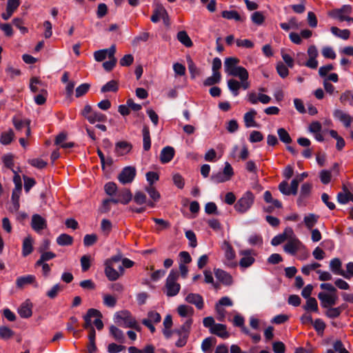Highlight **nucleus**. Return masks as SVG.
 Wrapping results in <instances>:
<instances>
[{
  "mask_svg": "<svg viewBox=\"0 0 353 353\" xmlns=\"http://www.w3.org/2000/svg\"><path fill=\"white\" fill-rule=\"evenodd\" d=\"M239 61V59L236 57H228L224 61L225 73L240 79L239 81L235 79H230L227 81L228 89L234 97H237L239 94L241 88L245 90L251 85L248 81L249 73L245 68L238 65Z\"/></svg>",
  "mask_w": 353,
  "mask_h": 353,
  "instance_id": "obj_1",
  "label": "nucleus"
},
{
  "mask_svg": "<svg viewBox=\"0 0 353 353\" xmlns=\"http://www.w3.org/2000/svg\"><path fill=\"white\" fill-rule=\"evenodd\" d=\"M122 254L121 253H118L117 254H115L110 259L105 260L104 263V272L109 281H117L124 274L125 270L123 268V267L119 266L118 268V270H116L114 268V263L122 261Z\"/></svg>",
  "mask_w": 353,
  "mask_h": 353,
  "instance_id": "obj_2",
  "label": "nucleus"
},
{
  "mask_svg": "<svg viewBox=\"0 0 353 353\" xmlns=\"http://www.w3.org/2000/svg\"><path fill=\"white\" fill-rule=\"evenodd\" d=\"M179 277V274L178 271L172 270L170 272L163 288V292L167 296H175L180 292L181 285L178 283Z\"/></svg>",
  "mask_w": 353,
  "mask_h": 353,
  "instance_id": "obj_3",
  "label": "nucleus"
},
{
  "mask_svg": "<svg viewBox=\"0 0 353 353\" xmlns=\"http://www.w3.org/2000/svg\"><path fill=\"white\" fill-rule=\"evenodd\" d=\"M255 196L254 194L248 190L234 204V209L241 214L247 212L254 204Z\"/></svg>",
  "mask_w": 353,
  "mask_h": 353,
  "instance_id": "obj_4",
  "label": "nucleus"
},
{
  "mask_svg": "<svg viewBox=\"0 0 353 353\" xmlns=\"http://www.w3.org/2000/svg\"><path fill=\"white\" fill-rule=\"evenodd\" d=\"M81 114L92 124L96 122H105L107 120V117L104 114L94 110L88 104L84 106Z\"/></svg>",
  "mask_w": 353,
  "mask_h": 353,
  "instance_id": "obj_5",
  "label": "nucleus"
},
{
  "mask_svg": "<svg viewBox=\"0 0 353 353\" xmlns=\"http://www.w3.org/2000/svg\"><path fill=\"white\" fill-rule=\"evenodd\" d=\"M241 256L239 261V266L242 270L251 267L255 262V252L252 249H245L240 250L239 252Z\"/></svg>",
  "mask_w": 353,
  "mask_h": 353,
  "instance_id": "obj_6",
  "label": "nucleus"
},
{
  "mask_svg": "<svg viewBox=\"0 0 353 353\" xmlns=\"http://www.w3.org/2000/svg\"><path fill=\"white\" fill-rule=\"evenodd\" d=\"M116 322L124 327H131L134 325L135 319L130 312L123 310L115 314Z\"/></svg>",
  "mask_w": 353,
  "mask_h": 353,
  "instance_id": "obj_7",
  "label": "nucleus"
},
{
  "mask_svg": "<svg viewBox=\"0 0 353 353\" xmlns=\"http://www.w3.org/2000/svg\"><path fill=\"white\" fill-rule=\"evenodd\" d=\"M318 298L321 301V306L325 308H328L335 305L339 299L336 293L328 294L325 292L319 293Z\"/></svg>",
  "mask_w": 353,
  "mask_h": 353,
  "instance_id": "obj_8",
  "label": "nucleus"
},
{
  "mask_svg": "<svg viewBox=\"0 0 353 353\" xmlns=\"http://www.w3.org/2000/svg\"><path fill=\"white\" fill-rule=\"evenodd\" d=\"M352 12V7L349 5H345L340 9H336L332 10L330 13V15L338 19L341 21H350V17L349 15Z\"/></svg>",
  "mask_w": 353,
  "mask_h": 353,
  "instance_id": "obj_9",
  "label": "nucleus"
},
{
  "mask_svg": "<svg viewBox=\"0 0 353 353\" xmlns=\"http://www.w3.org/2000/svg\"><path fill=\"white\" fill-rule=\"evenodd\" d=\"M136 176V169L134 167L128 166L123 169L118 176V179L122 184L131 183Z\"/></svg>",
  "mask_w": 353,
  "mask_h": 353,
  "instance_id": "obj_10",
  "label": "nucleus"
},
{
  "mask_svg": "<svg viewBox=\"0 0 353 353\" xmlns=\"http://www.w3.org/2000/svg\"><path fill=\"white\" fill-rule=\"evenodd\" d=\"M303 243L297 238L288 241L283 246V250L287 254L294 256L297 251L303 247Z\"/></svg>",
  "mask_w": 353,
  "mask_h": 353,
  "instance_id": "obj_11",
  "label": "nucleus"
},
{
  "mask_svg": "<svg viewBox=\"0 0 353 353\" xmlns=\"http://www.w3.org/2000/svg\"><path fill=\"white\" fill-rule=\"evenodd\" d=\"M116 52V46L112 45L110 48L107 49L99 50L94 52V59L101 62L103 61L106 57H113Z\"/></svg>",
  "mask_w": 353,
  "mask_h": 353,
  "instance_id": "obj_12",
  "label": "nucleus"
},
{
  "mask_svg": "<svg viewBox=\"0 0 353 353\" xmlns=\"http://www.w3.org/2000/svg\"><path fill=\"white\" fill-rule=\"evenodd\" d=\"M12 123L17 130H21L23 128H26V134L27 137L30 135V121L28 119H22L20 116L17 115L12 118Z\"/></svg>",
  "mask_w": 353,
  "mask_h": 353,
  "instance_id": "obj_13",
  "label": "nucleus"
},
{
  "mask_svg": "<svg viewBox=\"0 0 353 353\" xmlns=\"http://www.w3.org/2000/svg\"><path fill=\"white\" fill-rule=\"evenodd\" d=\"M31 227L35 232H40L47 228V221L41 215L34 214L31 219Z\"/></svg>",
  "mask_w": 353,
  "mask_h": 353,
  "instance_id": "obj_14",
  "label": "nucleus"
},
{
  "mask_svg": "<svg viewBox=\"0 0 353 353\" xmlns=\"http://www.w3.org/2000/svg\"><path fill=\"white\" fill-rule=\"evenodd\" d=\"M102 317L101 312L97 309L90 308L87 311L86 314L83 316L85 323L83 325L84 329L88 330L94 327L92 325V318Z\"/></svg>",
  "mask_w": 353,
  "mask_h": 353,
  "instance_id": "obj_15",
  "label": "nucleus"
},
{
  "mask_svg": "<svg viewBox=\"0 0 353 353\" xmlns=\"http://www.w3.org/2000/svg\"><path fill=\"white\" fill-rule=\"evenodd\" d=\"M185 300L188 303L194 305L198 310H202L204 307L203 298L199 294L190 293L186 296Z\"/></svg>",
  "mask_w": 353,
  "mask_h": 353,
  "instance_id": "obj_16",
  "label": "nucleus"
},
{
  "mask_svg": "<svg viewBox=\"0 0 353 353\" xmlns=\"http://www.w3.org/2000/svg\"><path fill=\"white\" fill-rule=\"evenodd\" d=\"M30 284H34L35 287L38 286L37 283L36 282V277L32 274H28L22 276H19L16 280V285L18 288L22 289L26 285Z\"/></svg>",
  "mask_w": 353,
  "mask_h": 353,
  "instance_id": "obj_17",
  "label": "nucleus"
},
{
  "mask_svg": "<svg viewBox=\"0 0 353 353\" xmlns=\"http://www.w3.org/2000/svg\"><path fill=\"white\" fill-rule=\"evenodd\" d=\"M216 278L225 285H231L233 283V278L231 274L221 269H214Z\"/></svg>",
  "mask_w": 353,
  "mask_h": 353,
  "instance_id": "obj_18",
  "label": "nucleus"
},
{
  "mask_svg": "<svg viewBox=\"0 0 353 353\" xmlns=\"http://www.w3.org/2000/svg\"><path fill=\"white\" fill-rule=\"evenodd\" d=\"M333 115L336 119L342 122L346 128L350 127L353 121V118L349 114L344 112L341 110H335Z\"/></svg>",
  "mask_w": 353,
  "mask_h": 353,
  "instance_id": "obj_19",
  "label": "nucleus"
},
{
  "mask_svg": "<svg viewBox=\"0 0 353 353\" xmlns=\"http://www.w3.org/2000/svg\"><path fill=\"white\" fill-rule=\"evenodd\" d=\"M210 332L223 339H228L230 336V334L227 331V327L224 324L216 323L211 327Z\"/></svg>",
  "mask_w": 353,
  "mask_h": 353,
  "instance_id": "obj_20",
  "label": "nucleus"
},
{
  "mask_svg": "<svg viewBox=\"0 0 353 353\" xmlns=\"http://www.w3.org/2000/svg\"><path fill=\"white\" fill-rule=\"evenodd\" d=\"M22 189L14 188L11 196V205L10 210L11 212H17L20 208L19 199L21 194Z\"/></svg>",
  "mask_w": 353,
  "mask_h": 353,
  "instance_id": "obj_21",
  "label": "nucleus"
},
{
  "mask_svg": "<svg viewBox=\"0 0 353 353\" xmlns=\"http://www.w3.org/2000/svg\"><path fill=\"white\" fill-rule=\"evenodd\" d=\"M33 243L34 239L30 235H28L26 238H24L23 241L21 252V254L23 256L26 257L32 252Z\"/></svg>",
  "mask_w": 353,
  "mask_h": 353,
  "instance_id": "obj_22",
  "label": "nucleus"
},
{
  "mask_svg": "<svg viewBox=\"0 0 353 353\" xmlns=\"http://www.w3.org/2000/svg\"><path fill=\"white\" fill-rule=\"evenodd\" d=\"M174 156V150L171 146L163 148L160 154V161L162 163H167L171 161Z\"/></svg>",
  "mask_w": 353,
  "mask_h": 353,
  "instance_id": "obj_23",
  "label": "nucleus"
},
{
  "mask_svg": "<svg viewBox=\"0 0 353 353\" xmlns=\"http://www.w3.org/2000/svg\"><path fill=\"white\" fill-rule=\"evenodd\" d=\"M132 145L127 141H119L115 145V152L118 156H123L130 152Z\"/></svg>",
  "mask_w": 353,
  "mask_h": 353,
  "instance_id": "obj_24",
  "label": "nucleus"
},
{
  "mask_svg": "<svg viewBox=\"0 0 353 353\" xmlns=\"http://www.w3.org/2000/svg\"><path fill=\"white\" fill-rule=\"evenodd\" d=\"M330 270L336 275H343V270L342 269V262L339 258H334L330 261Z\"/></svg>",
  "mask_w": 353,
  "mask_h": 353,
  "instance_id": "obj_25",
  "label": "nucleus"
},
{
  "mask_svg": "<svg viewBox=\"0 0 353 353\" xmlns=\"http://www.w3.org/2000/svg\"><path fill=\"white\" fill-rule=\"evenodd\" d=\"M337 201L341 204H345L350 201H353V194L346 188H344L343 192L338 193Z\"/></svg>",
  "mask_w": 353,
  "mask_h": 353,
  "instance_id": "obj_26",
  "label": "nucleus"
},
{
  "mask_svg": "<svg viewBox=\"0 0 353 353\" xmlns=\"http://www.w3.org/2000/svg\"><path fill=\"white\" fill-rule=\"evenodd\" d=\"M142 134L143 149L145 151H148L151 147V139L150 134V129L147 125L143 126Z\"/></svg>",
  "mask_w": 353,
  "mask_h": 353,
  "instance_id": "obj_27",
  "label": "nucleus"
},
{
  "mask_svg": "<svg viewBox=\"0 0 353 353\" xmlns=\"http://www.w3.org/2000/svg\"><path fill=\"white\" fill-rule=\"evenodd\" d=\"M256 114V112L254 110H251L244 114V122L245 125L247 128L256 127V123L254 121V117Z\"/></svg>",
  "mask_w": 353,
  "mask_h": 353,
  "instance_id": "obj_28",
  "label": "nucleus"
},
{
  "mask_svg": "<svg viewBox=\"0 0 353 353\" xmlns=\"http://www.w3.org/2000/svg\"><path fill=\"white\" fill-rule=\"evenodd\" d=\"M117 195L120 203L124 205L128 204L132 198V195L130 190L126 188L120 190Z\"/></svg>",
  "mask_w": 353,
  "mask_h": 353,
  "instance_id": "obj_29",
  "label": "nucleus"
},
{
  "mask_svg": "<svg viewBox=\"0 0 353 353\" xmlns=\"http://www.w3.org/2000/svg\"><path fill=\"white\" fill-rule=\"evenodd\" d=\"M345 308V305L342 304L341 305L337 307H328L327 310L325 312V315L330 319H335L339 317L343 310Z\"/></svg>",
  "mask_w": 353,
  "mask_h": 353,
  "instance_id": "obj_30",
  "label": "nucleus"
},
{
  "mask_svg": "<svg viewBox=\"0 0 353 353\" xmlns=\"http://www.w3.org/2000/svg\"><path fill=\"white\" fill-rule=\"evenodd\" d=\"M18 313L22 318L30 317L32 314L31 305L27 303L21 304L18 309Z\"/></svg>",
  "mask_w": 353,
  "mask_h": 353,
  "instance_id": "obj_31",
  "label": "nucleus"
},
{
  "mask_svg": "<svg viewBox=\"0 0 353 353\" xmlns=\"http://www.w3.org/2000/svg\"><path fill=\"white\" fill-rule=\"evenodd\" d=\"M103 303L108 307H114L117 303V298L110 294H103Z\"/></svg>",
  "mask_w": 353,
  "mask_h": 353,
  "instance_id": "obj_32",
  "label": "nucleus"
},
{
  "mask_svg": "<svg viewBox=\"0 0 353 353\" xmlns=\"http://www.w3.org/2000/svg\"><path fill=\"white\" fill-rule=\"evenodd\" d=\"M221 16L227 19H234L236 21H243V19L236 10H224L221 12Z\"/></svg>",
  "mask_w": 353,
  "mask_h": 353,
  "instance_id": "obj_33",
  "label": "nucleus"
},
{
  "mask_svg": "<svg viewBox=\"0 0 353 353\" xmlns=\"http://www.w3.org/2000/svg\"><path fill=\"white\" fill-rule=\"evenodd\" d=\"M177 39L185 47L192 46V41L185 31H180L177 33Z\"/></svg>",
  "mask_w": 353,
  "mask_h": 353,
  "instance_id": "obj_34",
  "label": "nucleus"
},
{
  "mask_svg": "<svg viewBox=\"0 0 353 353\" xmlns=\"http://www.w3.org/2000/svg\"><path fill=\"white\" fill-rule=\"evenodd\" d=\"M331 32L334 35L344 40L348 39L350 36V31L347 29L341 30L336 27H332Z\"/></svg>",
  "mask_w": 353,
  "mask_h": 353,
  "instance_id": "obj_35",
  "label": "nucleus"
},
{
  "mask_svg": "<svg viewBox=\"0 0 353 353\" xmlns=\"http://www.w3.org/2000/svg\"><path fill=\"white\" fill-rule=\"evenodd\" d=\"M57 243L61 246L70 245L73 243V238L69 234H61L57 238Z\"/></svg>",
  "mask_w": 353,
  "mask_h": 353,
  "instance_id": "obj_36",
  "label": "nucleus"
},
{
  "mask_svg": "<svg viewBox=\"0 0 353 353\" xmlns=\"http://www.w3.org/2000/svg\"><path fill=\"white\" fill-rule=\"evenodd\" d=\"M178 314L182 317L192 316L194 314V309L187 305H180L177 307Z\"/></svg>",
  "mask_w": 353,
  "mask_h": 353,
  "instance_id": "obj_37",
  "label": "nucleus"
},
{
  "mask_svg": "<svg viewBox=\"0 0 353 353\" xmlns=\"http://www.w3.org/2000/svg\"><path fill=\"white\" fill-rule=\"evenodd\" d=\"M319 216L314 214H309L304 217V223L307 229L311 230L317 223Z\"/></svg>",
  "mask_w": 353,
  "mask_h": 353,
  "instance_id": "obj_38",
  "label": "nucleus"
},
{
  "mask_svg": "<svg viewBox=\"0 0 353 353\" xmlns=\"http://www.w3.org/2000/svg\"><path fill=\"white\" fill-rule=\"evenodd\" d=\"M280 26L283 30L288 31L290 28L299 29V23L296 17H292L289 19L288 23H281Z\"/></svg>",
  "mask_w": 353,
  "mask_h": 353,
  "instance_id": "obj_39",
  "label": "nucleus"
},
{
  "mask_svg": "<svg viewBox=\"0 0 353 353\" xmlns=\"http://www.w3.org/2000/svg\"><path fill=\"white\" fill-rule=\"evenodd\" d=\"M63 286L59 283L54 285L47 292L46 296L51 299H55L59 292L63 290Z\"/></svg>",
  "mask_w": 353,
  "mask_h": 353,
  "instance_id": "obj_40",
  "label": "nucleus"
},
{
  "mask_svg": "<svg viewBox=\"0 0 353 353\" xmlns=\"http://www.w3.org/2000/svg\"><path fill=\"white\" fill-rule=\"evenodd\" d=\"M110 332L116 341L120 343L123 342L124 335L121 330L114 325H112L110 327Z\"/></svg>",
  "mask_w": 353,
  "mask_h": 353,
  "instance_id": "obj_41",
  "label": "nucleus"
},
{
  "mask_svg": "<svg viewBox=\"0 0 353 353\" xmlns=\"http://www.w3.org/2000/svg\"><path fill=\"white\" fill-rule=\"evenodd\" d=\"M119 89L118 83L115 80H111L105 83L102 88L101 91L102 92H117Z\"/></svg>",
  "mask_w": 353,
  "mask_h": 353,
  "instance_id": "obj_42",
  "label": "nucleus"
},
{
  "mask_svg": "<svg viewBox=\"0 0 353 353\" xmlns=\"http://www.w3.org/2000/svg\"><path fill=\"white\" fill-rule=\"evenodd\" d=\"M220 72H213L211 77H208L203 82L205 86L213 85L218 83L221 80Z\"/></svg>",
  "mask_w": 353,
  "mask_h": 353,
  "instance_id": "obj_43",
  "label": "nucleus"
},
{
  "mask_svg": "<svg viewBox=\"0 0 353 353\" xmlns=\"http://www.w3.org/2000/svg\"><path fill=\"white\" fill-rule=\"evenodd\" d=\"M13 138L14 132L11 129H10L1 134L0 141L3 145H8L12 142Z\"/></svg>",
  "mask_w": 353,
  "mask_h": 353,
  "instance_id": "obj_44",
  "label": "nucleus"
},
{
  "mask_svg": "<svg viewBox=\"0 0 353 353\" xmlns=\"http://www.w3.org/2000/svg\"><path fill=\"white\" fill-rule=\"evenodd\" d=\"M145 191L149 194L150 197L154 202H157L159 201L161 198L160 193L156 190V188L153 185H148L145 188Z\"/></svg>",
  "mask_w": 353,
  "mask_h": 353,
  "instance_id": "obj_45",
  "label": "nucleus"
},
{
  "mask_svg": "<svg viewBox=\"0 0 353 353\" xmlns=\"http://www.w3.org/2000/svg\"><path fill=\"white\" fill-rule=\"evenodd\" d=\"M277 133L281 141L286 144L290 143L292 142V139L285 129L282 128H279L277 130Z\"/></svg>",
  "mask_w": 353,
  "mask_h": 353,
  "instance_id": "obj_46",
  "label": "nucleus"
},
{
  "mask_svg": "<svg viewBox=\"0 0 353 353\" xmlns=\"http://www.w3.org/2000/svg\"><path fill=\"white\" fill-rule=\"evenodd\" d=\"M90 85L85 83L79 85L75 90V96L79 98L85 94L90 90Z\"/></svg>",
  "mask_w": 353,
  "mask_h": 353,
  "instance_id": "obj_47",
  "label": "nucleus"
},
{
  "mask_svg": "<svg viewBox=\"0 0 353 353\" xmlns=\"http://www.w3.org/2000/svg\"><path fill=\"white\" fill-rule=\"evenodd\" d=\"M252 21L258 26L262 25L265 21V17L261 12L256 11L251 16Z\"/></svg>",
  "mask_w": 353,
  "mask_h": 353,
  "instance_id": "obj_48",
  "label": "nucleus"
},
{
  "mask_svg": "<svg viewBox=\"0 0 353 353\" xmlns=\"http://www.w3.org/2000/svg\"><path fill=\"white\" fill-rule=\"evenodd\" d=\"M321 264L316 262H314L310 264H307L305 265H303L301 268V272L305 275H310L311 271L314 270L319 267H321Z\"/></svg>",
  "mask_w": 353,
  "mask_h": 353,
  "instance_id": "obj_49",
  "label": "nucleus"
},
{
  "mask_svg": "<svg viewBox=\"0 0 353 353\" xmlns=\"http://www.w3.org/2000/svg\"><path fill=\"white\" fill-rule=\"evenodd\" d=\"M28 163L31 165L32 166L37 168L38 169H43L47 165V162L44 160L39 159V158H35L28 160Z\"/></svg>",
  "mask_w": 353,
  "mask_h": 353,
  "instance_id": "obj_50",
  "label": "nucleus"
},
{
  "mask_svg": "<svg viewBox=\"0 0 353 353\" xmlns=\"http://www.w3.org/2000/svg\"><path fill=\"white\" fill-rule=\"evenodd\" d=\"M248 243L251 245H261L263 244V238L259 234H253L249 236Z\"/></svg>",
  "mask_w": 353,
  "mask_h": 353,
  "instance_id": "obj_51",
  "label": "nucleus"
},
{
  "mask_svg": "<svg viewBox=\"0 0 353 353\" xmlns=\"http://www.w3.org/2000/svg\"><path fill=\"white\" fill-rule=\"evenodd\" d=\"M305 310L313 312L318 311V303L314 298L307 299L306 305L304 306Z\"/></svg>",
  "mask_w": 353,
  "mask_h": 353,
  "instance_id": "obj_52",
  "label": "nucleus"
},
{
  "mask_svg": "<svg viewBox=\"0 0 353 353\" xmlns=\"http://www.w3.org/2000/svg\"><path fill=\"white\" fill-rule=\"evenodd\" d=\"M2 161L4 165L12 171L14 166V157L12 154H7L2 157Z\"/></svg>",
  "mask_w": 353,
  "mask_h": 353,
  "instance_id": "obj_53",
  "label": "nucleus"
},
{
  "mask_svg": "<svg viewBox=\"0 0 353 353\" xmlns=\"http://www.w3.org/2000/svg\"><path fill=\"white\" fill-rule=\"evenodd\" d=\"M14 335V332L6 326L0 327V337L3 339H9Z\"/></svg>",
  "mask_w": 353,
  "mask_h": 353,
  "instance_id": "obj_54",
  "label": "nucleus"
},
{
  "mask_svg": "<svg viewBox=\"0 0 353 353\" xmlns=\"http://www.w3.org/2000/svg\"><path fill=\"white\" fill-rule=\"evenodd\" d=\"M313 326L314 330L317 332L319 334H323L324 330L325 328V323L321 319H316L313 323Z\"/></svg>",
  "mask_w": 353,
  "mask_h": 353,
  "instance_id": "obj_55",
  "label": "nucleus"
},
{
  "mask_svg": "<svg viewBox=\"0 0 353 353\" xmlns=\"http://www.w3.org/2000/svg\"><path fill=\"white\" fill-rule=\"evenodd\" d=\"M98 237L95 234H86L83 238V244L86 247L93 245L97 241Z\"/></svg>",
  "mask_w": 353,
  "mask_h": 353,
  "instance_id": "obj_56",
  "label": "nucleus"
},
{
  "mask_svg": "<svg viewBox=\"0 0 353 353\" xmlns=\"http://www.w3.org/2000/svg\"><path fill=\"white\" fill-rule=\"evenodd\" d=\"M296 255L297 256L298 259H299L301 261H304V260H306L309 257L310 252H309L308 250L307 249V248L305 247V245L304 244H303V247L301 248L297 251V253Z\"/></svg>",
  "mask_w": 353,
  "mask_h": 353,
  "instance_id": "obj_57",
  "label": "nucleus"
},
{
  "mask_svg": "<svg viewBox=\"0 0 353 353\" xmlns=\"http://www.w3.org/2000/svg\"><path fill=\"white\" fill-rule=\"evenodd\" d=\"M215 342L216 339L213 337L205 338L201 344V348L203 351L207 352L208 350H209L211 348L212 345L215 343Z\"/></svg>",
  "mask_w": 353,
  "mask_h": 353,
  "instance_id": "obj_58",
  "label": "nucleus"
},
{
  "mask_svg": "<svg viewBox=\"0 0 353 353\" xmlns=\"http://www.w3.org/2000/svg\"><path fill=\"white\" fill-rule=\"evenodd\" d=\"M312 185L311 183H305L301 185L300 194L301 198H307L312 190Z\"/></svg>",
  "mask_w": 353,
  "mask_h": 353,
  "instance_id": "obj_59",
  "label": "nucleus"
},
{
  "mask_svg": "<svg viewBox=\"0 0 353 353\" xmlns=\"http://www.w3.org/2000/svg\"><path fill=\"white\" fill-rule=\"evenodd\" d=\"M13 25L17 27L22 34H26L28 32L26 27L23 26V21L20 18H14L12 20Z\"/></svg>",
  "mask_w": 353,
  "mask_h": 353,
  "instance_id": "obj_60",
  "label": "nucleus"
},
{
  "mask_svg": "<svg viewBox=\"0 0 353 353\" xmlns=\"http://www.w3.org/2000/svg\"><path fill=\"white\" fill-rule=\"evenodd\" d=\"M185 236L190 241V246L196 248L197 245V241L195 233L192 230H187L185 232Z\"/></svg>",
  "mask_w": 353,
  "mask_h": 353,
  "instance_id": "obj_61",
  "label": "nucleus"
},
{
  "mask_svg": "<svg viewBox=\"0 0 353 353\" xmlns=\"http://www.w3.org/2000/svg\"><path fill=\"white\" fill-rule=\"evenodd\" d=\"M48 92L45 90H41V93L37 94L34 97V101L37 105H43L47 99Z\"/></svg>",
  "mask_w": 353,
  "mask_h": 353,
  "instance_id": "obj_62",
  "label": "nucleus"
},
{
  "mask_svg": "<svg viewBox=\"0 0 353 353\" xmlns=\"http://www.w3.org/2000/svg\"><path fill=\"white\" fill-rule=\"evenodd\" d=\"M104 190L107 194H108L110 196H112L116 194L117 187L114 183L109 182L105 185Z\"/></svg>",
  "mask_w": 353,
  "mask_h": 353,
  "instance_id": "obj_63",
  "label": "nucleus"
},
{
  "mask_svg": "<svg viewBox=\"0 0 353 353\" xmlns=\"http://www.w3.org/2000/svg\"><path fill=\"white\" fill-rule=\"evenodd\" d=\"M346 279H350L353 276V262H349L346 264V271L343 270V275Z\"/></svg>",
  "mask_w": 353,
  "mask_h": 353,
  "instance_id": "obj_64",
  "label": "nucleus"
}]
</instances>
